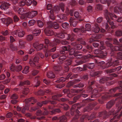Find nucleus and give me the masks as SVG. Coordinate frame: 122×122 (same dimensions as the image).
Wrapping results in <instances>:
<instances>
[{
    "instance_id": "12",
    "label": "nucleus",
    "mask_w": 122,
    "mask_h": 122,
    "mask_svg": "<svg viewBox=\"0 0 122 122\" xmlns=\"http://www.w3.org/2000/svg\"><path fill=\"white\" fill-rule=\"evenodd\" d=\"M10 5L8 3L5 2L0 6V8L2 10H6L7 9Z\"/></svg>"
},
{
    "instance_id": "61",
    "label": "nucleus",
    "mask_w": 122,
    "mask_h": 122,
    "mask_svg": "<svg viewBox=\"0 0 122 122\" xmlns=\"http://www.w3.org/2000/svg\"><path fill=\"white\" fill-rule=\"evenodd\" d=\"M1 33L4 36H6L8 34V32L7 30H6L5 32L2 31Z\"/></svg>"
},
{
    "instance_id": "51",
    "label": "nucleus",
    "mask_w": 122,
    "mask_h": 122,
    "mask_svg": "<svg viewBox=\"0 0 122 122\" xmlns=\"http://www.w3.org/2000/svg\"><path fill=\"white\" fill-rule=\"evenodd\" d=\"M14 21L15 22H16L19 20V18L16 15H15L13 17Z\"/></svg>"
},
{
    "instance_id": "19",
    "label": "nucleus",
    "mask_w": 122,
    "mask_h": 122,
    "mask_svg": "<svg viewBox=\"0 0 122 122\" xmlns=\"http://www.w3.org/2000/svg\"><path fill=\"white\" fill-rule=\"evenodd\" d=\"M117 89H119V91L121 92L122 91V87L120 86L118 88L116 87L113 89H111L109 91V93H113L115 92Z\"/></svg>"
},
{
    "instance_id": "59",
    "label": "nucleus",
    "mask_w": 122,
    "mask_h": 122,
    "mask_svg": "<svg viewBox=\"0 0 122 122\" xmlns=\"http://www.w3.org/2000/svg\"><path fill=\"white\" fill-rule=\"evenodd\" d=\"M13 115L12 114L11 112L8 113L6 115V117L7 118H10L12 117Z\"/></svg>"
},
{
    "instance_id": "21",
    "label": "nucleus",
    "mask_w": 122,
    "mask_h": 122,
    "mask_svg": "<svg viewBox=\"0 0 122 122\" xmlns=\"http://www.w3.org/2000/svg\"><path fill=\"white\" fill-rule=\"evenodd\" d=\"M41 32V30L39 29H36L33 32V34L34 36L39 35Z\"/></svg>"
},
{
    "instance_id": "13",
    "label": "nucleus",
    "mask_w": 122,
    "mask_h": 122,
    "mask_svg": "<svg viewBox=\"0 0 122 122\" xmlns=\"http://www.w3.org/2000/svg\"><path fill=\"white\" fill-rule=\"evenodd\" d=\"M45 32L46 35L48 36L52 35L54 34L53 31L48 28H46L45 30Z\"/></svg>"
},
{
    "instance_id": "46",
    "label": "nucleus",
    "mask_w": 122,
    "mask_h": 122,
    "mask_svg": "<svg viewBox=\"0 0 122 122\" xmlns=\"http://www.w3.org/2000/svg\"><path fill=\"white\" fill-rule=\"evenodd\" d=\"M22 68L21 66H18L16 68L15 70L17 71H19L21 70Z\"/></svg>"
},
{
    "instance_id": "63",
    "label": "nucleus",
    "mask_w": 122,
    "mask_h": 122,
    "mask_svg": "<svg viewBox=\"0 0 122 122\" xmlns=\"http://www.w3.org/2000/svg\"><path fill=\"white\" fill-rule=\"evenodd\" d=\"M5 75L3 74H2L0 76V80H2L5 78Z\"/></svg>"
},
{
    "instance_id": "17",
    "label": "nucleus",
    "mask_w": 122,
    "mask_h": 122,
    "mask_svg": "<svg viewBox=\"0 0 122 122\" xmlns=\"http://www.w3.org/2000/svg\"><path fill=\"white\" fill-rule=\"evenodd\" d=\"M60 40L58 39H55L49 45L50 46H55L57 43H59L60 42Z\"/></svg>"
},
{
    "instance_id": "34",
    "label": "nucleus",
    "mask_w": 122,
    "mask_h": 122,
    "mask_svg": "<svg viewBox=\"0 0 122 122\" xmlns=\"http://www.w3.org/2000/svg\"><path fill=\"white\" fill-rule=\"evenodd\" d=\"M10 47L11 49L14 51H16L17 50V48L15 46H14L12 44L10 45Z\"/></svg>"
},
{
    "instance_id": "7",
    "label": "nucleus",
    "mask_w": 122,
    "mask_h": 122,
    "mask_svg": "<svg viewBox=\"0 0 122 122\" xmlns=\"http://www.w3.org/2000/svg\"><path fill=\"white\" fill-rule=\"evenodd\" d=\"M45 46H46V47H47V45L44 46H43V44H39L37 43H34L33 44V46L35 48H36L37 51L42 49L44 47L45 48Z\"/></svg>"
},
{
    "instance_id": "41",
    "label": "nucleus",
    "mask_w": 122,
    "mask_h": 122,
    "mask_svg": "<svg viewBox=\"0 0 122 122\" xmlns=\"http://www.w3.org/2000/svg\"><path fill=\"white\" fill-rule=\"evenodd\" d=\"M116 35L117 36H120L122 35V31L118 30L116 32Z\"/></svg>"
},
{
    "instance_id": "54",
    "label": "nucleus",
    "mask_w": 122,
    "mask_h": 122,
    "mask_svg": "<svg viewBox=\"0 0 122 122\" xmlns=\"http://www.w3.org/2000/svg\"><path fill=\"white\" fill-rule=\"evenodd\" d=\"M94 53L95 54H101L102 53V51H100L98 49H97L94 51Z\"/></svg>"
},
{
    "instance_id": "31",
    "label": "nucleus",
    "mask_w": 122,
    "mask_h": 122,
    "mask_svg": "<svg viewBox=\"0 0 122 122\" xmlns=\"http://www.w3.org/2000/svg\"><path fill=\"white\" fill-rule=\"evenodd\" d=\"M66 58V56L64 55L60 56L59 58L60 63H61V62L64 60Z\"/></svg>"
},
{
    "instance_id": "24",
    "label": "nucleus",
    "mask_w": 122,
    "mask_h": 122,
    "mask_svg": "<svg viewBox=\"0 0 122 122\" xmlns=\"http://www.w3.org/2000/svg\"><path fill=\"white\" fill-rule=\"evenodd\" d=\"M121 68L122 67L121 66H120L116 68L115 69H111L109 71H107V72L109 73H111L112 72H114L115 71H118L120 70Z\"/></svg>"
},
{
    "instance_id": "36",
    "label": "nucleus",
    "mask_w": 122,
    "mask_h": 122,
    "mask_svg": "<svg viewBox=\"0 0 122 122\" xmlns=\"http://www.w3.org/2000/svg\"><path fill=\"white\" fill-rule=\"evenodd\" d=\"M12 22V20L10 18H8L6 21V24H9L10 23H11Z\"/></svg>"
},
{
    "instance_id": "25",
    "label": "nucleus",
    "mask_w": 122,
    "mask_h": 122,
    "mask_svg": "<svg viewBox=\"0 0 122 122\" xmlns=\"http://www.w3.org/2000/svg\"><path fill=\"white\" fill-rule=\"evenodd\" d=\"M56 36L59 38H64L65 36L63 33L61 32L56 33Z\"/></svg>"
},
{
    "instance_id": "55",
    "label": "nucleus",
    "mask_w": 122,
    "mask_h": 122,
    "mask_svg": "<svg viewBox=\"0 0 122 122\" xmlns=\"http://www.w3.org/2000/svg\"><path fill=\"white\" fill-rule=\"evenodd\" d=\"M102 6L100 4L97 5L96 6V8L98 10H101L102 9Z\"/></svg>"
},
{
    "instance_id": "5",
    "label": "nucleus",
    "mask_w": 122,
    "mask_h": 122,
    "mask_svg": "<svg viewBox=\"0 0 122 122\" xmlns=\"http://www.w3.org/2000/svg\"><path fill=\"white\" fill-rule=\"evenodd\" d=\"M48 28L54 27L55 29H57L59 27V25L56 22L52 23V22L50 21L48 22L47 24Z\"/></svg>"
},
{
    "instance_id": "20",
    "label": "nucleus",
    "mask_w": 122,
    "mask_h": 122,
    "mask_svg": "<svg viewBox=\"0 0 122 122\" xmlns=\"http://www.w3.org/2000/svg\"><path fill=\"white\" fill-rule=\"evenodd\" d=\"M19 47L21 48H23L24 47L25 42L22 40H20L19 41Z\"/></svg>"
},
{
    "instance_id": "6",
    "label": "nucleus",
    "mask_w": 122,
    "mask_h": 122,
    "mask_svg": "<svg viewBox=\"0 0 122 122\" xmlns=\"http://www.w3.org/2000/svg\"><path fill=\"white\" fill-rule=\"evenodd\" d=\"M59 9L58 7V6H55L53 9V10H51L50 11V18L52 20H54L55 19V17L53 15V11L56 13H57L58 11H59Z\"/></svg>"
},
{
    "instance_id": "10",
    "label": "nucleus",
    "mask_w": 122,
    "mask_h": 122,
    "mask_svg": "<svg viewBox=\"0 0 122 122\" xmlns=\"http://www.w3.org/2000/svg\"><path fill=\"white\" fill-rule=\"evenodd\" d=\"M107 46L110 47L111 50L112 51H120L122 50V48H119L118 46H112L111 44L110 43L107 44Z\"/></svg>"
},
{
    "instance_id": "30",
    "label": "nucleus",
    "mask_w": 122,
    "mask_h": 122,
    "mask_svg": "<svg viewBox=\"0 0 122 122\" xmlns=\"http://www.w3.org/2000/svg\"><path fill=\"white\" fill-rule=\"evenodd\" d=\"M66 119L65 116H63L60 117V121L61 122H65Z\"/></svg>"
},
{
    "instance_id": "9",
    "label": "nucleus",
    "mask_w": 122,
    "mask_h": 122,
    "mask_svg": "<svg viewBox=\"0 0 122 122\" xmlns=\"http://www.w3.org/2000/svg\"><path fill=\"white\" fill-rule=\"evenodd\" d=\"M28 11L29 10H28ZM37 14V12L36 11H33L30 12H29L28 11L26 14V16L28 18H32L36 16Z\"/></svg>"
},
{
    "instance_id": "3",
    "label": "nucleus",
    "mask_w": 122,
    "mask_h": 122,
    "mask_svg": "<svg viewBox=\"0 0 122 122\" xmlns=\"http://www.w3.org/2000/svg\"><path fill=\"white\" fill-rule=\"evenodd\" d=\"M39 59V57L37 56H36L34 58V62L31 59H30L29 62V64L32 66L33 67L36 66V67L38 68L40 67V65L38 64L36 65L35 63H34V62H35L36 63H37L38 62Z\"/></svg>"
},
{
    "instance_id": "47",
    "label": "nucleus",
    "mask_w": 122,
    "mask_h": 122,
    "mask_svg": "<svg viewBox=\"0 0 122 122\" xmlns=\"http://www.w3.org/2000/svg\"><path fill=\"white\" fill-rule=\"evenodd\" d=\"M66 79L65 78L63 77H61L58 80V81H57V82H63L65 81L66 80Z\"/></svg>"
},
{
    "instance_id": "33",
    "label": "nucleus",
    "mask_w": 122,
    "mask_h": 122,
    "mask_svg": "<svg viewBox=\"0 0 122 122\" xmlns=\"http://www.w3.org/2000/svg\"><path fill=\"white\" fill-rule=\"evenodd\" d=\"M35 20H30L28 22V25L29 26L33 25L35 23Z\"/></svg>"
},
{
    "instance_id": "8",
    "label": "nucleus",
    "mask_w": 122,
    "mask_h": 122,
    "mask_svg": "<svg viewBox=\"0 0 122 122\" xmlns=\"http://www.w3.org/2000/svg\"><path fill=\"white\" fill-rule=\"evenodd\" d=\"M28 11V10L27 8H20L19 9L18 11V14L22 15L26 14L27 13V12Z\"/></svg>"
},
{
    "instance_id": "58",
    "label": "nucleus",
    "mask_w": 122,
    "mask_h": 122,
    "mask_svg": "<svg viewBox=\"0 0 122 122\" xmlns=\"http://www.w3.org/2000/svg\"><path fill=\"white\" fill-rule=\"evenodd\" d=\"M94 66V63H91L89 65L88 68H89L92 69L93 68Z\"/></svg>"
},
{
    "instance_id": "49",
    "label": "nucleus",
    "mask_w": 122,
    "mask_h": 122,
    "mask_svg": "<svg viewBox=\"0 0 122 122\" xmlns=\"http://www.w3.org/2000/svg\"><path fill=\"white\" fill-rule=\"evenodd\" d=\"M73 31L75 32H81V27L79 29L78 28H75L73 29Z\"/></svg>"
},
{
    "instance_id": "64",
    "label": "nucleus",
    "mask_w": 122,
    "mask_h": 122,
    "mask_svg": "<svg viewBox=\"0 0 122 122\" xmlns=\"http://www.w3.org/2000/svg\"><path fill=\"white\" fill-rule=\"evenodd\" d=\"M116 117V116H114L113 119H112L110 120V122H117V120H115Z\"/></svg>"
},
{
    "instance_id": "22",
    "label": "nucleus",
    "mask_w": 122,
    "mask_h": 122,
    "mask_svg": "<svg viewBox=\"0 0 122 122\" xmlns=\"http://www.w3.org/2000/svg\"><path fill=\"white\" fill-rule=\"evenodd\" d=\"M119 10L120 13H122V7L121 8H118L117 7H115L114 8V12L117 13H119Z\"/></svg>"
},
{
    "instance_id": "44",
    "label": "nucleus",
    "mask_w": 122,
    "mask_h": 122,
    "mask_svg": "<svg viewBox=\"0 0 122 122\" xmlns=\"http://www.w3.org/2000/svg\"><path fill=\"white\" fill-rule=\"evenodd\" d=\"M53 68L56 71H60L61 69V67L59 66H54Z\"/></svg>"
},
{
    "instance_id": "29",
    "label": "nucleus",
    "mask_w": 122,
    "mask_h": 122,
    "mask_svg": "<svg viewBox=\"0 0 122 122\" xmlns=\"http://www.w3.org/2000/svg\"><path fill=\"white\" fill-rule=\"evenodd\" d=\"M38 25L40 27H42L43 25V22L41 20H39L37 21Z\"/></svg>"
},
{
    "instance_id": "38",
    "label": "nucleus",
    "mask_w": 122,
    "mask_h": 122,
    "mask_svg": "<svg viewBox=\"0 0 122 122\" xmlns=\"http://www.w3.org/2000/svg\"><path fill=\"white\" fill-rule=\"evenodd\" d=\"M32 3V1L31 0H26L25 4L27 6H30Z\"/></svg>"
},
{
    "instance_id": "16",
    "label": "nucleus",
    "mask_w": 122,
    "mask_h": 122,
    "mask_svg": "<svg viewBox=\"0 0 122 122\" xmlns=\"http://www.w3.org/2000/svg\"><path fill=\"white\" fill-rule=\"evenodd\" d=\"M74 16L76 18H78L79 20L81 21L84 19V18L81 16L79 13L77 12H75L74 14Z\"/></svg>"
},
{
    "instance_id": "50",
    "label": "nucleus",
    "mask_w": 122,
    "mask_h": 122,
    "mask_svg": "<svg viewBox=\"0 0 122 122\" xmlns=\"http://www.w3.org/2000/svg\"><path fill=\"white\" fill-rule=\"evenodd\" d=\"M25 4V0L21 1L19 3V5L21 6H24Z\"/></svg>"
},
{
    "instance_id": "11",
    "label": "nucleus",
    "mask_w": 122,
    "mask_h": 122,
    "mask_svg": "<svg viewBox=\"0 0 122 122\" xmlns=\"http://www.w3.org/2000/svg\"><path fill=\"white\" fill-rule=\"evenodd\" d=\"M91 25L90 24H87L85 25V29L82 27H81V32L82 33L85 32L86 31H89L90 30Z\"/></svg>"
},
{
    "instance_id": "26",
    "label": "nucleus",
    "mask_w": 122,
    "mask_h": 122,
    "mask_svg": "<svg viewBox=\"0 0 122 122\" xmlns=\"http://www.w3.org/2000/svg\"><path fill=\"white\" fill-rule=\"evenodd\" d=\"M47 76L50 78H53L55 77V76L52 73V72H50L47 74Z\"/></svg>"
},
{
    "instance_id": "48",
    "label": "nucleus",
    "mask_w": 122,
    "mask_h": 122,
    "mask_svg": "<svg viewBox=\"0 0 122 122\" xmlns=\"http://www.w3.org/2000/svg\"><path fill=\"white\" fill-rule=\"evenodd\" d=\"M49 47H48L47 46V47H46V49H48V51L49 52H54L56 50V47H55L52 49H51V50H49Z\"/></svg>"
},
{
    "instance_id": "42",
    "label": "nucleus",
    "mask_w": 122,
    "mask_h": 122,
    "mask_svg": "<svg viewBox=\"0 0 122 122\" xmlns=\"http://www.w3.org/2000/svg\"><path fill=\"white\" fill-rule=\"evenodd\" d=\"M29 91L28 88H26L24 89L23 92V93L25 95H26L29 92Z\"/></svg>"
},
{
    "instance_id": "23",
    "label": "nucleus",
    "mask_w": 122,
    "mask_h": 122,
    "mask_svg": "<svg viewBox=\"0 0 122 122\" xmlns=\"http://www.w3.org/2000/svg\"><path fill=\"white\" fill-rule=\"evenodd\" d=\"M60 19L61 20V21L59 20L58 21L60 22H62L63 21L65 20L66 19V17L65 14L61 15L58 16Z\"/></svg>"
},
{
    "instance_id": "15",
    "label": "nucleus",
    "mask_w": 122,
    "mask_h": 122,
    "mask_svg": "<svg viewBox=\"0 0 122 122\" xmlns=\"http://www.w3.org/2000/svg\"><path fill=\"white\" fill-rule=\"evenodd\" d=\"M18 36L20 37H23L25 33L24 31L22 29H20L17 30Z\"/></svg>"
},
{
    "instance_id": "57",
    "label": "nucleus",
    "mask_w": 122,
    "mask_h": 122,
    "mask_svg": "<svg viewBox=\"0 0 122 122\" xmlns=\"http://www.w3.org/2000/svg\"><path fill=\"white\" fill-rule=\"evenodd\" d=\"M59 56V55L58 54H55L53 55L52 56V58L53 59H54L55 58L58 57Z\"/></svg>"
},
{
    "instance_id": "35",
    "label": "nucleus",
    "mask_w": 122,
    "mask_h": 122,
    "mask_svg": "<svg viewBox=\"0 0 122 122\" xmlns=\"http://www.w3.org/2000/svg\"><path fill=\"white\" fill-rule=\"evenodd\" d=\"M116 107L117 109V112H119L121 109L122 108V106L121 105L119 104H117L116 105Z\"/></svg>"
},
{
    "instance_id": "52",
    "label": "nucleus",
    "mask_w": 122,
    "mask_h": 122,
    "mask_svg": "<svg viewBox=\"0 0 122 122\" xmlns=\"http://www.w3.org/2000/svg\"><path fill=\"white\" fill-rule=\"evenodd\" d=\"M71 62V61L70 59L67 60L65 62V63L67 65H70Z\"/></svg>"
},
{
    "instance_id": "56",
    "label": "nucleus",
    "mask_w": 122,
    "mask_h": 122,
    "mask_svg": "<svg viewBox=\"0 0 122 122\" xmlns=\"http://www.w3.org/2000/svg\"><path fill=\"white\" fill-rule=\"evenodd\" d=\"M61 95H56L52 97V99L54 100H56L57 99L58 97H61Z\"/></svg>"
},
{
    "instance_id": "28",
    "label": "nucleus",
    "mask_w": 122,
    "mask_h": 122,
    "mask_svg": "<svg viewBox=\"0 0 122 122\" xmlns=\"http://www.w3.org/2000/svg\"><path fill=\"white\" fill-rule=\"evenodd\" d=\"M62 26L63 28L65 29H66L68 28L69 26V24L66 22L62 23Z\"/></svg>"
},
{
    "instance_id": "1",
    "label": "nucleus",
    "mask_w": 122,
    "mask_h": 122,
    "mask_svg": "<svg viewBox=\"0 0 122 122\" xmlns=\"http://www.w3.org/2000/svg\"><path fill=\"white\" fill-rule=\"evenodd\" d=\"M106 12V19L107 22L109 23L111 26L112 28H114L115 27V26L114 25L113 22L111 21L112 20H116L118 22H121L122 21V18L120 17L117 19L116 16L114 14L109 13L107 11Z\"/></svg>"
},
{
    "instance_id": "60",
    "label": "nucleus",
    "mask_w": 122,
    "mask_h": 122,
    "mask_svg": "<svg viewBox=\"0 0 122 122\" xmlns=\"http://www.w3.org/2000/svg\"><path fill=\"white\" fill-rule=\"evenodd\" d=\"M30 84V82L28 81H25L24 82H23L22 84H21V83L20 84L21 85H22V84L29 85Z\"/></svg>"
},
{
    "instance_id": "4",
    "label": "nucleus",
    "mask_w": 122,
    "mask_h": 122,
    "mask_svg": "<svg viewBox=\"0 0 122 122\" xmlns=\"http://www.w3.org/2000/svg\"><path fill=\"white\" fill-rule=\"evenodd\" d=\"M34 101L35 102H36V100L33 97H31V98L29 99H27L25 100L24 102H25L26 105L25 107L23 108L22 110V112L24 113L25 112V111L26 110H28L29 109V106H27L26 105L27 103H28L29 101Z\"/></svg>"
},
{
    "instance_id": "53",
    "label": "nucleus",
    "mask_w": 122,
    "mask_h": 122,
    "mask_svg": "<svg viewBox=\"0 0 122 122\" xmlns=\"http://www.w3.org/2000/svg\"><path fill=\"white\" fill-rule=\"evenodd\" d=\"M60 6L61 9L63 12L64 11V4L62 3H60Z\"/></svg>"
},
{
    "instance_id": "14",
    "label": "nucleus",
    "mask_w": 122,
    "mask_h": 122,
    "mask_svg": "<svg viewBox=\"0 0 122 122\" xmlns=\"http://www.w3.org/2000/svg\"><path fill=\"white\" fill-rule=\"evenodd\" d=\"M69 22L70 23V25L71 26L73 27L76 26L77 24V22L76 20L71 17L69 20Z\"/></svg>"
},
{
    "instance_id": "18",
    "label": "nucleus",
    "mask_w": 122,
    "mask_h": 122,
    "mask_svg": "<svg viewBox=\"0 0 122 122\" xmlns=\"http://www.w3.org/2000/svg\"><path fill=\"white\" fill-rule=\"evenodd\" d=\"M92 30L95 33H98L100 30V28L97 24H95L94 26L92 29Z\"/></svg>"
},
{
    "instance_id": "27",
    "label": "nucleus",
    "mask_w": 122,
    "mask_h": 122,
    "mask_svg": "<svg viewBox=\"0 0 122 122\" xmlns=\"http://www.w3.org/2000/svg\"><path fill=\"white\" fill-rule=\"evenodd\" d=\"M29 71V67L28 66H25L22 71L23 74H26Z\"/></svg>"
},
{
    "instance_id": "43",
    "label": "nucleus",
    "mask_w": 122,
    "mask_h": 122,
    "mask_svg": "<svg viewBox=\"0 0 122 122\" xmlns=\"http://www.w3.org/2000/svg\"><path fill=\"white\" fill-rule=\"evenodd\" d=\"M18 98L17 95L15 94H14L12 95L11 97V98L15 100L17 99Z\"/></svg>"
},
{
    "instance_id": "37",
    "label": "nucleus",
    "mask_w": 122,
    "mask_h": 122,
    "mask_svg": "<svg viewBox=\"0 0 122 122\" xmlns=\"http://www.w3.org/2000/svg\"><path fill=\"white\" fill-rule=\"evenodd\" d=\"M113 103L111 101L108 102L107 104V107L109 108L111 107L113 105Z\"/></svg>"
},
{
    "instance_id": "39",
    "label": "nucleus",
    "mask_w": 122,
    "mask_h": 122,
    "mask_svg": "<svg viewBox=\"0 0 122 122\" xmlns=\"http://www.w3.org/2000/svg\"><path fill=\"white\" fill-rule=\"evenodd\" d=\"M73 37H74L73 36H71L70 35H67V39L68 40H70L71 41H73L74 39Z\"/></svg>"
},
{
    "instance_id": "45",
    "label": "nucleus",
    "mask_w": 122,
    "mask_h": 122,
    "mask_svg": "<svg viewBox=\"0 0 122 122\" xmlns=\"http://www.w3.org/2000/svg\"><path fill=\"white\" fill-rule=\"evenodd\" d=\"M92 7L91 5L88 6L87 8V10L88 12H91L92 11Z\"/></svg>"
},
{
    "instance_id": "2",
    "label": "nucleus",
    "mask_w": 122,
    "mask_h": 122,
    "mask_svg": "<svg viewBox=\"0 0 122 122\" xmlns=\"http://www.w3.org/2000/svg\"><path fill=\"white\" fill-rule=\"evenodd\" d=\"M62 49L63 50L60 51V53L61 54H63L65 53L64 51H69V54L70 55H74L75 53V51L73 49H71L70 46L68 45L67 46H63L62 47Z\"/></svg>"
},
{
    "instance_id": "62",
    "label": "nucleus",
    "mask_w": 122,
    "mask_h": 122,
    "mask_svg": "<svg viewBox=\"0 0 122 122\" xmlns=\"http://www.w3.org/2000/svg\"><path fill=\"white\" fill-rule=\"evenodd\" d=\"M36 114L37 116H40L42 114L41 112V110H38L37 111Z\"/></svg>"
},
{
    "instance_id": "32",
    "label": "nucleus",
    "mask_w": 122,
    "mask_h": 122,
    "mask_svg": "<svg viewBox=\"0 0 122 122\" xmlns=\"http://www.w3.org/2000/svg\"><path fill=\"white\" fill-rule=\"evenodd\" d=\"M33 36L31 35H29L26 36V40L28 41H30L33 39Z\"/></svg>"
},
{
    "instance_id": "40",
    "label": "nucleus",
    "mask_w": 122,
    "mask_h": 122,
    "mask_svg": "<svg viewBox=\"0 0 122 122\" xmlns=\"http://www.w3.org/2000/svg\"><path fill=\"white\" fill-rule=\"evenodd\" d=\"M44 52H46V53L45 54V56L46 57H47L48 56V53L49 52L48 49H46V46H45V49L44 50Z\"/></svg>"
}]
</instances>
